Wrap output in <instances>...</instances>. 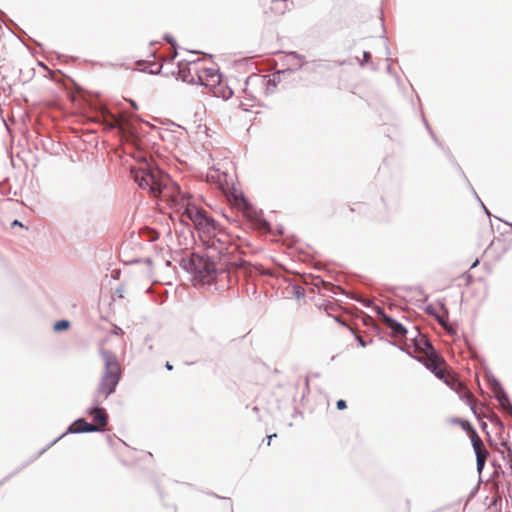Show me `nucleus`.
<instances>
[{
    "label": "nucleus",
    "mask_w": 512,
    "mask_h": 512,
    "mask_svg": "<svg viewBox=\"0 0 512 512\" xmlns=\"http://www.w3.org/2000/svg\"><path fill=\"white\" fill-rule=\"evenodd\" d=\"M337 408L342 410L346 408V402L344 400H338L337 401Z\"/></svg>",
    "instance_id": "nucleus-27"
},
{
    "label": "nucleus",
    "mask_w": 512,
    "mask_h": 512,
    "mask_svg": "<svg viewBox=\"0 0 512 512\" xmlns=\"http://www.w3.org/2000/svg\"><path fill=\"white\" fill-rule=\"evenodd\" d=\"M69 326H70L69 321H67V320H60V321H57L54 324V330L57 331V332L64 331V330L68 329Z\"/></svg>",
    "instance_id": "nucleus-21"
},
{
    "label": "nucleus",
    "mask_w": 512,
    "mask_h": 512,
    "mask_svg": "<svg viewBox=\"0 0 512 512\" xmlns=\"http://www.w3.org/2000/svg\"><path fill=\"white\" fill-rule=\"evenodd\" d=\"M101 356L104 361V370L98 384L97 395L106 399L115 391L122 376V369L114 353L103 350Z\"/></svg>",
    "instance_id": "nucleus-4"
},
{
    "label": "nucleus",
    "mask_w": 512,
    "mask_h": 512,
    "mask_svg": "<svg viewBox=\"0 0 512 512\" xmlns=\"http://www.w3.org/2000/svg\"><path fill=\"white\" fill-rule=\"evenodd\" d=\"M508 440L507 439H501L500 445L504 447L500 451L502 459L505 461V463L509 460H512V448L511 446H508Z\"/></svg>",
    "instance_id": "nucleus-17"
},
{
    "label": "nucleus",
    "mask_w": 512,
    "mask_h": 512,
    "mask_svg": "<svg viewBox=\"0 0 512 512\" xmlns=\"http://www.w3.org/2000/svg\"><path fill=\"white\" fill-rule=\"evenodd\" d=\"M12 225H13V226H20V227H22V226H23V225H22V223H21V222H19L18 220H15V221L13 222V224H12Z\"/></svg>",
    "instance_id": "nucleus-31"
},
{
    "label": "nucleus",
    "mask_w": 512,
    "mask_h": 512,
    "mask_svg": "<svg viewBox=\"0 0 512 512\" xmlns=\"http://www.w3.org/2000/svg\"><path fill=\"white\" fill-rule=\"evenodd\" d=\"M473 452L476 458V471L479 477H482L483 470L488 457V451L483 448L482 444L473 441Z\"/></svg>",
    "instance_id": "nucleus-12"
},
{
    "label": "nucleus",
    "mask_w": 512,
    "mask_h": 512,
    "mask_svg": "<svg viewBox=\"0 0 512 512\" xmlns=\"http://www.w3.org/2000/svg\"><path fill=\"white\" fill-rule=\"evenodd\" d=\"M450 423L452 425H459L461 428L467 433L468 438L471 441V445L473 446V441L482 444L481 438L473 426V424L467 418H450Z\"/></svg>",
    "instance_id": "nucleus-11"
},
{
    "label": "nucleus",
    "mask_w": 512,
    "mask_h": 512,
    "mask_svg": "<svg viewBox=\"0 0 512 512\" xmlns=\"http://www.w3.org/2000/svg\"><path fill=\"white\" fill-rule=\"evenodd\" d=\"M266 432H267V435H266L267 446H270L271 440H272L273 438H276V437H277V432L269 433V430H268V429H266Z\"/></svg>",
    "instance_id": "nucleus-25"
},
{
    "label": "nucleus",
    "mask_w": 512,
    "mask_h": 512,
    "mask_svg": "<svg viewBox=\"0 0 512 512\" xmlns=\"http://www.w3.org/2000/svg\"><path fill=\"white\" fill-rule=\"evenodd\" d=\"M491 389L494 397L502 408V411L507 413L509 416H512V404L501 384L497 381H493L491 383Z\"/></svg>",
    "instance_id": "nucleus-10"
},
{
    "label": "nucleus",
    "mask_w": 512,
    "mask_h": 512,
    "mask_svg": "<svg viewBox=\"0 0 512 512\" xmlns=\"http://www.w3.org/2000/svg\"><path fill=\"white\" fill-rule=\"evenodd\" d=\"M230 202L240 212L245 211L251 204L242 193H233Z\"/></svg>",
    "instance_id": "nucleus-13"
},
{
    "label": "nucleus",
    "mask_w": 512,
    "mask_h": 512,
    "mask_svg": "<svg viewBox=\"0 0 512 512\" xmlns=\"http://www.w3.org/2000/svg\"><path fill=\"white\" fill-rule=\"evenodd\" d=\"M221 77L217 69L210 65L206 60L203 64V72H199L196 84L203 85L208 88H213L220 83Z\"/></svg>",
    "instance_id": "nucleus-7"
},
{
    "label": "nucleus",
    "mask_w": 512,
    "mask_h": 512,
    "mask_svg": "<svg viewBox=\"0 0 512 512\" xmlns=\"http://www.w3.org/2000/svg\"><path fill=\"white\" fill-rule=\"evenodd\" d=\"M511 482H507V490L510 491L511 490Z\"/></svg>",
    "instance_id": "nucleus-35"
},
{
    "label": "nucleus",
    "mask_w": 512,
    "mask_h": 512,
    "mask_svg": "<svg viewBox=\"0 0 512 512\" xmlns=\"http://www.w3.org/2000/svg\"><path fill=\"white\" fill-rule=\"evenodd\" d=\"M150 240H156L158 238V234L155 231H149Z\"/></svg>",
    "instance_id": "nucleus-29"
},
{
    "label": "nucleus",
    "mask_w": 512,
    "mask_h": 512,
    "mask_svg": "<svg viewBox=\"0 0 512 512\" xmlns=\"http://www.w3.org/2000/svg\"><path fill=\"white\" fill-rule=\"evenodd\" d=\"M106 439H107V441H108L109 443H111V441H112V440H111L110 436H107V437H106Z\"/></svg>",
    "instance_id": "nucleus-37"
},
{
    "label": "nucleus",
    "mask_w": 512,
    "mask_h": 512,
    "mask_svg": "<svg viewBox=\"0 0 512 512\" xmlns=\"http://www.w3.org/2000/svg\"><path fill=\"white\" fill-rule=\"evenodd\" d=\"M98 424L89 423L84 421V418H76L67 428L61 433L58 437L48 443L45 447L39 450L36 454L32 455L28 460L24 461L19 467H17L14 471H12L9 475L3 478L0 481V486L3 485L7 480L11 477L18 474L22 469L26 466L30 465L34 461H36L40 456H42L46 451H48L51 447H53L56 443H58L62 438H64L68 434H77V433H92V432H103V428L106 427L109 423L110 418H97Z\"/></svg>",
    "instance_id": "nucleus-3"
},
{
    "label": "nucleus",
    "mask_w": 512,
    "mask_h": 512,
    "mask_svg": "<svg viewBox=\"0 0 512 512\" xmlns=\"http://www.w3.org/2000/svg\"><path fill=\"white\" fill-rule=\"evenodd\" d=\"M370 58V54L368 52H364V59L368 60Z\"/></svg>",
    "instance_id": "nucleus-33"
},
{
    "label": "nucleus",
    "mask_w": 512,
    "mask_h": 512,
    "mask_svg": "<svg viewBox=\"0 0 512 512\" xmlns=\"http://www.w3.org/2000/svg\"><path fill=\"white\" fill-rule=\"evenodd\" d=\"M489 420H491V422L493 424H495L496 426H498L500 428V426H502V422H501V418H497V417H494V418H488Z\"/></svg>",
    "instance_id": "nucleus-26"
},
{
    "label": "nucleus",
    "mask_w": 512,
    "mask_h": 512,
    "mask_svg": "<svg viewBox=\"0 0 512 512\" xmlns=\"http://www.w3.org/2000/svg\"><path fill=\"white\" fill-rule=\"evenodd\" d=\"M166 368H167L168 370H172V369H173V366H172L169 362H167V363H166Z\"/></svg>",
    "instance_id": "nucleus-32"
},
{
    "label": "nucleus",
    "mask_w": 512,
    "mask_h": 512,
    "mask_svg": "<svg viewBox=\"0 0 512 512\" xmlns=\"http://www.w3.org/2000/svg\"><path fill=\"white\" fill-rule=\"evenodd\" d=\"M156 487H157L160 498L163 499V491H162L161 486L158 483H156Z\"/></svg>",
    "instance_id": "nucleus-30"
},
{
    "label": "nucleus",
    "mask_w": 512,
    "mask_h": 512,
    "mask_svg": "<svg viewBox=\"0 0 512 512\" xmlns=\"http://www.w3.org/2000/svg\"><path fill=\"white\" fill-rule=\"evenodd\" d=\"M272 419H273L272 426L276 430L284 431L293 426L292 422L286 421L284 418H272Z\"/></svg>",
    "instance_id": "nucleus-16"
},
{
    "label": "nucleus",
    "mask_w": 512,
    "mask_h": 512,
    "mask_svg": "<svg viewBox=\"0 0 512 512\" xmlns=\"http://www.w3.org/2000/svg\"><path fill=\"white\" fill-rule=\"evenodd\" d=\"M243 216L258 230H269V224L263 218L262 211L258 210L252 204L242 212Z\"/></svg>",
    "instance_id": "nucleus-9"
},
{
    "label": "nucleus",
    "mask_w": 512,
    "mask_h": 512,
    "mask_svg": "<svg viewBox=\"0 0 512 512\" xmlns=\"http://www.w3.org/2000/svg\"><path fill=\"white\" fill-rule=\"evenodd\" d=\"M108 125L112 129L117 128L119 133L128 141H134L136 137L135 128L129 120L122 117H113L112 122Z\"/></svg>",
    "instance_id": "nucleus-8"
},
{
    "label": "nucleus",
    "mask_w": 512,
    "mask_h": 512,
    "mask_svg": "<svg viewBox=\"0 0 512 512\" xmlns=\"http://www.w3.org/2000/svg\"><path fill=\"white\" fill-rule=\"evenodd\" d=\"M220 180H221V177H220L218 170L211 169L207 173V181L217 183V182H220Z\"/></svg>",
    "instance_id": "nucleus-19"
},
{
    "label": "nucleus",
    "mask_w": 512,
    "mask_h": 512,
    "mask_svg": "<svg viewBox=\"0 0 512 512\" xmlns=\"http://www.w3.org/2000/svg\"><path fill=\"white\" fill-rule=\"evenodd\" d=\"M384 322L392 330V332L395 336H401V337L405 336L406 329L400 323H398L396 320L385 316Z\"/></svg>",
    "instance_id": "nucleus-14"
},
{
    "label": "nucleus",
    "mask_w": 512,
    "mask_h": 512,
    "mask_svg": "<svg viewBox=\"0 0 512 512\" xmlns=\"http://www.w3.org/2000/svg\"><path fill=\"white\" fill-rule=\"evenodd\" d=\"M424 345L426 367L431 370L436 377L443 380L451 389H453L459 397L471 407L472 412L476 416H480V413L476 410V399L472 393L466 388L464 383L449 371L445 360L435 353L432 345L426 340L424 341Z\"/></svg>",
    "instance_id": "nucleus-2"
},
{
    "label": "nucleus",
    "mask_w": 512,
    "mask_h": 512,
    "mask_svg": "<svg viewBox=\"0 0 512 512\" xmlns=\"http://www.w3.org/2000/svg\"><path fill=\"white\" fill-rule=\"evenodd\" d=\"M356 339L361 347H366L368 344L372 342V339L369 338V340L364 339L361 335H356Z\"/></svg>",
    "instance_id": "nucleus-23"
},
{
    "label": "nucleus",
    "mask_w": 512,
    "mask_h": 512,
    "mask_svg": "<svg viewBox=\"0 0 512 512\" xmlns=\"http://www.w3.org/2000/svg\"><path fill=\"white\" fill-rule=\"evenodd\" d=\"M506 465L508 466V469L510 470V472L508 473V477L511 478V482H512V459L507 461Z\"/></svg>",
    "instance_id": "nucleus-28"
},
{
    "label": "nucleus",
    "mask_w": 512,
    "mask_h": 512,
    "mask_svg": "<svg viewBox=\"0 0 512 512\" xmlns=\"http://www.w3.org/2000/svg\"><path fill=\"white\" fill-rule=\"evenodd\" d=\"M406 505H407L408 508H410V505H411L410 499H406Z\"/></svg>",
    "instance_id": "nucleus-34"
},
{
    "label": "nucleus",
    "mask_w": 512,
    "mask_h": 512,
    "mask_svg": "<svg viewBox=\"0 0 512 512\" xmlns=\"http://www.w3.org/2000/svg\"><path fill=\"white\" fill-rule=\"evenodd\" d=\"M203 64H205L203 58L180 62L178 65L180 77L187 83L196 84L199 72H203Z\"/></svg>",
    "instance_id": "nucleus-6"
},
{
    "label": "nucleus",
    "mask_w": 512,
    "mask_h": 512,
    "mask_svg": "<svg viewBox=\"0 0 512 512\" xmlns=\"http://www.w3.org/2000/svg\"><path fill=\"white\" fill-rule=\"evenodd\" d=\"M89 416L100 417V416H107V415H106V412H105V410L103 408L94 407L93 409L90 410Z\"/></svg>",
    "instance_id": "nucleus-22"
},
{
    "label": "nucleus",
    "mask_w": 512,
    "mask_h": 512,
    "mask_svg": "<svg viewBox=\"0 0 512 512\" xmlns=\"http://www.w3.org/2000/svg\"><path fill=\"white\" fill-rule=\"evenodd\" d=\"M483 483V479L482 477H479L478 478V481L476 483V485L471 489V491L469 492V494L467 495V499H466V505L476 497L478 491H479V487L480 485Z\"/></svg>",
    "instance_id": "nucleus-18"
},
{
    "label": "nucleus",
    "mask_w": 512,
    "mask_h": 512,
    "mask_svg": "<svg viewBox=\"0 0 512 512\" xmlns=\"http://www.w3.org/2000/svg\"><path fill=\"white\" fill-rule=\"evenodd\" d=\"M478 264V260H476L473 265H472V268L476 267V265Z\"/></svg>",
    "instance_id": "nucleus-36"
},
{
    "label": "nucleus",
    "mask_w": 512,
    "mask_h": 512,
    "mask_svg": "<svg viewBox=\"0 0 512 512\" xmlns=\"http://www.w3.org/2000/svg\"><path fill=\"white\" fill-rule=\"evenodd\" d=\"M131 175L140 188L177 207L182 219L190 220L219 254H230L236 249L230 243L229 235L218 227L214 219L201 207L198 199L182 192L168 175H164L159 169L151 168L146 162L138 167H132Z\"/></svg>",
    "instance_id": "nucleus-1"
},
{
    "label": "nucleus",
    "mask_w": 512,
    "mask_h": 512,
    "mask_svg": "<svg viewBox=\"0 0 512 512\" xmlns=\"http://www.w3.org/2000/svg\"><path fill=\"white\" fill-rule=\"evenodd\" d=\"M207 495L212 496V497H214V498H216V499H220V500H224V501H226V502L228 503V508H229V510H230L231 512H233V504H232V500H231V498H229V497H224V496H220V495L216 494L215 492H207Z\"/></svg>",
    "instance_id": "nucleus-20"
},
{
    "label": "nucleus",
    "mask_w": 512,
    "mask_h": 512,
    "mask_svg": "<svg viewBox=\"0 0 512 512\" xmlns=\"http://www.w3.org/2000/svg\"><path fill=\"white\" fill-rule=\"evenodd\" d=\"M490 464L493 466L494 472L490 475L489 479L487 480L488 482L494 480L495 477H499L500 475L508 478V472L503 470L501 464L498 463L495 459L491 460Z\"/></svg>",
    "instance_id": "nucleus-15"
},
{
    "label": "nucleus",
    "mask_w": 512,
    "mask_h": 512,
    "mask_svg": "<svg viewBox=\"0 0 512 512\" xmlns=\"http://www.w3.org/2000/svg\"><path fill=\"white\" fill-rule=\"evenodd\" d=\"M212 257L213 256L210 255H194L192 258L195 273L203 283H211L214 280L216 273L219 270H222V267H217L216 263L211 259Z\"/></svg>",
    "instance_id": "nucleus-5"
},
{
    "label": "nucleus",
    "mask_w": 512,
    "mask_h": 512,
    "mask_svg": "<svg viewBox=\"0 0 512 512\" xmlns=\"http://www.w3.org/2000/svg\"><path fill=\"white\" fill-rule=\"evenodd\" d=\"M476 419L479 421L482 431L486 433L488 438H491V435H490L489 431L487 430V427H488L487 423L483 421V418H476Z\"/></svg>",
    "instance_id": "nucleus-24"
},
{
    "label": "nucleus",
    "mask_w": 512,
    "mask_h": 512,
    "mask_svg": "<svg viewBox=\"0 0 512 512\" xmlns=\"http://www.w3.org/2000/svg\"><path fill=\"white\" fill-rule=\"evenodd\" d=\"M172 508H173V512H176V511H177L176 506H172Z\"/></svg>",
    "instance_id": "nucleus-38"
}]
</instances>
